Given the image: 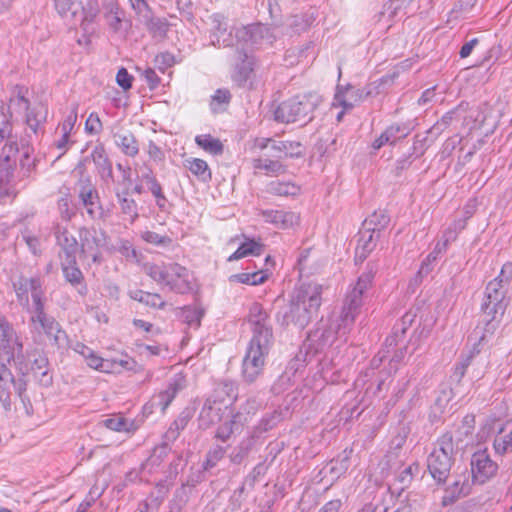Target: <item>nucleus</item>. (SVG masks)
<instances>
[{
	"label": "nucleus",
	"instance_id": "52",
	"mask_svg": "<svg viewBox=\"0 0 512 512\" xmlns=\"http://www.w3.org/2000/svg\"><path fill=\"white\" fill-rule=\"evenodd\" d=\"M268 278V273L266 271L260 270L256 272H245L234 274L230 276L231 282H239L248 285H259L266 281Z\"/></svg>",
	"mask_w": 512,
	"mask_h": 512
},
{
	"label": "nucleus",
	"instance_id": "62",
	"mask_svg": "<svg viewBox=\"0 0 512 512\" xmlns=\"http://www.w3.org/2000/svg\"><path fill=\"white\" fill-rule=\"evenodd\" d=\"M474 350L470 352L468 355L463 356L461 360L455 365L453 373L451 375V378L453 381H456L459 383L462 378L464 377L467 368L470 366L473 357H474Z\"/></svg>",
	"mask_w": 512,
	"mask_h": 512
},
{
	"label": "nucleus",
	"instance_id": "4",
	"mask_svg": "<svg viewBox=\"0 0 512 512\" xmlns=\"http://www.w3.org/2000/svg\"><path fill=\"white\" fill-rule=\"evenodd\" d=\"M461 438L455 439L450 432L437 440L436 446L427 457V468L437 484H445L454 464L455 453L463 448Z\"/></svg>",
	"mask_w": 512,
	"mask_h": 512
},
{
	"label": "nucleus",
	"instance_id": "18",
	"mask_svg": "<svg viewBox=\"0 0 512 512\" xmlns=\"http://www.w3.org/2000/svg\"><path fill=\"white\" fill-rule=\"evenodd\" d=\"M185 387V378L182 375H175L168 383L167 388L157 395H154L151 401L144 406L148 408L159 407L161 413H165L168 406L174 400L176 395Z\"/></svg>",
	"mask_w": 512,
	"mask_h": 512
},
{
	"label": "nucleus",
	"instance_id": "53",
	"mask_svg": "<svg viewBox=\"0 0 512 512\" xmlns=\"http://www.w3.org/2000/svg\"><path fill=\"white\" fill-rule=\"evenodd\" d=\"M445 243H436L433 251L427 255V257L422 261L420 269L418 271V276L424 277L427 276L432 271V264L438 259L439 255L444 253Z\"/></svg>",
	"mask_w": 512,
	"mask_h": 512
},
{
	"label": "nucleus",
	"instance_id": "15",
	"mask_svg": "<svg viewBox=\"0 0 512 512\" xmlns=\"http://www.w3.org/2000/svg\"><path fill=\"white\" fill-rule=\"evenodd\" d=\"M503 315L504 314H498V312L493 313L492 311L490 314L482 312L479 324L470 335V339L475 341L474 351H476V353L480 352L478 346L484 345L494 336L500 326Z\"/></svg>",
	"mask_w": 512,
	"mask_h": 512
},
{
	"label": "nucleus",
	"instance_id": "3",
	"mask_svg": "<svg viewBox=\"0 0 512 512\" xmlns=\"http://www.w3.org/2000/svg\"><path fill=\"white\" fill-rule=\"evenodd\" d=\"M143 272L158 284H164L171 292L176 294H188L193 290V276L184 266L175 263L143 264Z\"/></svg>",
	"mask_w": 512,
	"mask_h": 512
},
{
	"label": "nucleus",
	"instance_id": "46",
	"mask_svg": "<svg viewBox=\"0 0 512 512\" xmlns=\"http://www.w3.org/2000/svg\"><path fill=\"white\" fill-rule=\"evenodd\" d=\"M57 211L62 221L70 222L76 215V206L69 193L63 194L57 200Z\"/></svg>",
	"mask_w": 512,
	"mask_h": 512
},
{
	"label": "nucleus",
	"instance_id": "26",
	"mask_svg": "<svg viewBox=\"0 0 512 512\" xmlns=\"http://www.w3.org/2000/svg\"><path fill=\"white\" fill-rule=\"evenodd\" d=\"M358 244L356 247V261H364L367 256L374 250L376 243L379 240V232L367 229L362 226L358 233Z\"/></svg>",
	"mask_w": 512,
	"mask_h": 512
},
{
	"label": "nucleus",
	"instance_id": "36",
	"mask_svg": "<svg viewBox=\"0 0 512 512\" xmlns=\"http://www.w3.org/2000/svg\"><path fill=\"white\" fill-rule=\"evenodd\" d=\"M493 449L500 456L512 451V420L506 421L498 430L493 440Z\"/></svg>",
	"mask_w": 512,
	"mask_h": 512
},
{
	"label": "nucleus",
	"instance_id": "48",
	"mask_svg": "<svg viewBox=\"0 0 512 512\" xmlns=\"http://www.w3.org/2000/svg\"><path fill=\"white\" fill-rule=\"evenodd\" d=\"M205 310L198 305H189L181 309V318L188 326L199 328Z\"/></svg>",
	"mask_w": 512,
	"mask_h": 512
},
{
	"label": "nucleus",
	"instance_id": "34",
	"mask_svg": "<svg viewBox=\"0 0 512 512\" xmlns=\"http://www.w3.org/2000/svg\"><path fill=\"white\" fill-rule=\"evenodd\" d=\"M416 317V314L409 311L405 313L400 321H398L392 330L391 335H389L385 340V347L387 348V353H389V348L394 347L398 345V342L403 339L404 334L406 333L407 329L412 325L414 322V319Z\"/></svg>",
	"mask_w": 512,
	"mask_h": 512
},
{
	"label": "nucleus",
	"instance_id": "59",
	"mask_svg": "<svg viewBox=\"0 0 512 512\" xmlns=\"http://www.w3.org/2000/svg\"><path fill=\"white\" fill-rule=\"evenodd\" d=\"M21 339L17 335L13 325L3 315H0V343L20 341Z\"/></svg>",
	"mask_w": 512,
	"mask_h": 512
},
{
	"label": "nucleus",
	"instance_id": "8",
	"mask_svg": "<svg viewBox=\"0 0 512 512\" xmlns=\"http://www.w3.org/2000/svg\"><path fill=\"white\" fill-rule=\"evenodd\" d=\"M316 104L310 97L296 96L283 101L274 111V119L281 123H307L312 119Z\"/></svg>",
	"mask_w": 512,
	"mask_h": 512
},
{
	"label": "nucleus",
	"instance_id": "11",
	"mask_svg": "<svg viewBox=\"0 0 512 512\" xmlns=\"http://www.w3.org/2000/svg\"><path fill=\"white\" fill-rule=\"evenodd\" d=\"M6 367L13 364L18 375L27 376L29 374V364L24 354V345L22 340L0 343V365Z\"/></svg>",
	"mask_w": 512,
	"mask_h": 512
},
{
	"label": "nucleus",
	"instance_id": "40",
	"mask_svg": "<svg viewBox=\"0 0 512 512\" xmlns=\"http://www.w3.org/2000/svg\"><path fill=\"white\" fill-rule=\"evenodd\" d=\"M125 14L117 4H110L106 7L104 19L107 26L114 33L122 31Z\"/></svg>",
	"mask_w": 512,
	"mask_h": 512
},
{
	"label": "nucleus",
	"instance_id": "7",
	"mask_svg": "<svg viewBox=\"0 0 512 512\" xmlns=\"http://www.w3.org/2000/svg\"><path fill=\"white\" fill-rule=\"evenodd\" d=\"M54 7L60 17L71 25L79 24L88 32L99 12L96 0H53Z\"/></svg>",
	"mask_w": 512,
	"mask_h": 512
},
{
	"label": "nucleus",
	"instance_id": "54",
	"mask_svg": "<svg viewBox=\"0 0 512 512\" xmlns=\"http://www.w3.org/2000/svg\"><path fill=\"white\" fill-rule=\"evenodd\" d=\"M27 293L31 294L32 304L46 302L45 291L39 277H27Z\"/></svg>",
	"mask_w": 512,
	"mask_h": 512
},
{
	"label": "nucleus",
	"instance_id": "24",
	"mask_svg": "<svg viewBox=\"0 0 512 512\" xmlns=\"http://www.w3.org/2000/svg\"><path fill=\"white\" fill-rule=\"evenodd\" d=\"M29 364V372H32L43 386H49L52 383V376L49 375V361L47 356L41 351H34L26 356Z\"/></svg>",
	"mask_w": 512,
	"mask_h": 512
},
{
	"label": "nucleus",
	"instance_id": "49",
	"mask_svg": "<svg viewBox=\"0 0 512 512\" xmlns=\"http://www.w3.org/2000/svg\"><path fill=\"white\" fill-rule=\"evenodd\" d=\"M191 489L187 485H181L173 494L172 499L169 501V512H182L183 508L189 501Z\"/></svg>",
	"mask_w": 512,
	"mask_h": 512
},
{
	"label": "nucleus",
	"instance_id": "1",
	"mask_svg": "<svg viewBox=\"0 0 512 512\" xmlns=\"http://www.w3.org/2000/svg\"><path fill=\"white\" fill-rule=\"evenodd\" d=\"M248 322L253 335L242 362V377L246 383L251 384L263 371L265 359L274 343V335L269 314L257 302L249 309Z\"/></svg>",
	"mask_w": 512,
	"mask_h": 512
},
{
	"label": "nucleus",
	"instance_id": "5",
	"mask_svg": "<svg viewBox=\"0 0 512 512\" xmlns=\"http://www.w3.org/2000/svg\"><path fill=\"white\" fill-rule=\"evenodd\" d=\"M376 270L374 264L368 263L366 270L358 277L352 289L348 291L339 316L344 331L351 329L353 326L363 304V297L372 285Z\"/></svg>",
	"mask_w": 512,
	"mask_h": 512
},
{
	"label": "nucleus",
	"instance_id": "23",
	"mask_svg": "<svg viewBox=\"0 0 512 512\" xmlns=\"http://www.w3.org/2000/svg\"><path fill=\"white\" fill-rule=\"evenodd\" d=\"M52 230L56 242L64 252L67 260L73 263L79 251V241L68 231V228L61 223H55Z\"/></svg>",
	"mask_w": 512,
	"mask_h": 512
},
{
	"label": "nucleus",
	"instance_id": "19",
	"mask_svg": "<svg viewBox=\"0 0 512 512\" xmlns=\"http://www.w3.org/2000/svg\"><path fill=\"white\" fill-rule=\"evenodd\" d=\"M237 43L250 42L251 44H272L274 37L271 29L263 24L242 26L235 28Z\"/></svg>",
	"mask_w": 512,
	"mask_h": 512
},
{
	"label": "nucleus",
	"instance_id": "56",
	"mask_svg": "<svg viewBox=\"0 0 512 512\" xmlns=\"http://www.w3.org/2000/svg\"><path fill=\"white\" fill-rule=\"evenodd\" d=\"M87 365L100 372L109 373L113 370L114 365L117 364L115 361L103 359L94 351L89 352V355L85 358Z\"/></svg>",
	"mask_w": 512,
	"mask_h": 512
},
{
	"label": "nucleus",
	"instance_id": "63",
	"mask_svg": "<svg viewBox=\"0 0 512 512\" xmlns=\"http://www.w3.org/2000/svg\"><path fill=\"white\" fill-rule=\"evenodd\" d=\"M52 340V344L58 349H65L69 346V338L66 332L61 328L57 322V327L51 331L50 335H46Z\"/></svg>",
	"mask_w": 512,
	"mask_h": 512
},
{
	"label": "nucleus",
	"instance_id": "21",
	"mask_svg": "<svg viewBox=\"0 0 512 512\" xmlns=\"http://www.w3.org/2000/svg\"><path fill=\"white\" fill-rule=\"evenodd\" d=\"M11 102L27 112L26 123L31 131L36 134L39 126L46 120L47 110L43 106L35 107L30 110L29 101L22 94L21 89H19L16 98L11 100Z\"/></svg>",
	"mask_w": 512,
	"mask_h": 512
},
{
	"label": "nucleus",
	"instance_id": "60",
	"mask_svg": "<svg viewBox=\"0 0 512 512\" xmlns=\"http://www.w3.org/2000/svg\"><path fill=\"white\" fill-rule=\"evenodd\" d=\"M14 290L16 293V298L18 303L26 308L30 306L29 304V296L27 293V277L21 276L18 278L16 282L13 283Z\"/></svg>",
	"mask_w": 512,
	"mask_h": 512
},
{
	"label": "nucleus",
	"instance_id": "25",
	"mask_svg": "<svg viewBox=\"0 0 512 512\" xmlns=\"http://www.w3.org/2000/svg\"><path fill=\"white\" fill-rule=\"evenodd\" d=\"M259 215L262 216L263 220L267 223L275 225L279 229H288L298 223L299 217L297 214L291 211L284 210H272L266 209L261 210Z\"/></svg>",
	"mask_w": 512,
	"mask_h": 512
},
{
	"label": "nucleus",
	"instance_id": "2",
	"mask_svg": "<svg viewBox=\"0 0 512 512\" xmlns=\"http://www.w3.org/2000/svg\"><path fill=\"white\" fill-rule=\"evenodd\" d=\"M323 286L310 282L297 287L291 295L288 310L284 313L286 324L306 327L317 316L322 304Z\"/></svg>",
	"mask_w": 512,
	"mask_h": 512
},
{
	"label": "nucleus",
	"instance_id": "29",
	"mask_svg": "<svg viewBox=\"0 0 512 512\" xmlns=\"http://www.w3.org/2000/svg\"><path fill=\"white\" fill-rule=\"evenodd\" d=\"M248 418L244 416L242 411H238L232 414L230 419L225 420L222 424H220L215 432V439L220 440L221 442H227L231 435L235 433L240 427H242Z\"/></svg>",
	"mask_w": 512,
	"mask_h": 512
},
{
	"label": "nucleus",
	"instance_id": "13",
	"mask_svg": "<svg viewBox=\"0 0 512 512\" xmlns=\"http://www.w3.org/2000/svg\"><path fill=\"white\" fill-rule=\"evenodd\" d=\"M470 466L471 477L479 485L488 482L498 471V464L490 458L487 450L476 451L471 457Z\"/></svg>",
	"mask_w": 512,
	"mask_h": 512
},
{
	"label": "nucleus",
	"instance_id": "28",
	"mask_svg": "<svg viewBox=\"0 0 512 512\" xmlns=\"http://www.w3.org/2000/svg\"><path fill=\"white\" fill-rule=\"evenodd\" d=\"M352 448H345L335 459H332L321 472L329 474L331 480H337L344 475L351 465Z\"/></svg>",
	"mask_w": 512,
	"mask_h": 512
},
{
	"label": "nucleus",
	"instance_id": "42",
	"mask_svg": "<svg viewBox=\"0 0 512 512\" xmlns=\"http://www.w3.org/2000/svg\"><path fill=\"white\" fill-rule=\"evenodd\" d=\"M184 167L188 169L193 175L203 182H208L212 179V172L207 162L200 158H189L184 162Z\"/></svg>",
	"mask_w": 512,
	"mask_h": 512
},
{
	"label": "nucleus",
	"instance_id": "50",
	"mask_svg": "<svg viewBox=\"0 0 512 512\" xmlns=\"http://www.w3.org/2000/svg\"><path fill=\"white\" fill-rule=\"evenodd\" d=\"M226 453L227 447L222 445L217 444L210 447L202 463L203 470L210 472L225 457Z\"/></svg>",
	"mask_w": 512,
	"mask_h": 512
},
{
	"label": "nucleus",
	"instance_id": "38",
	"mask_svg": "<svg viewBox=\"0 0 512 512\" xmlns=\"http://www.w3.org/2000/svg\"><path fill=\"white\" fill-rule=\"evenodd\" d=\"M192 417L193 411L190 408L183 409L165 432L164 439L168 442L176 441L181 431L186 428Z\"/></svg>",
	"mask_w": 512,
	"mask_h": 512
},
{
	"label": "nucleus",
	"instance_id": "33",
	"mask_svg": "<svg viewBox=\"0 0 512 512\" xmlns=\"http://www.w3.org/2000/svg\"><path fill=\"white\" fill-rule=\"evenodd\" d=\"M91 158L102 179H113L112 162L103 144H97L91 152Z\"/></svg>",
	"mask_w": 512,
	"mask_h": 512
},
{
	"label": "nucleus",
	"instance_id": "45",
	"mask_svg": "<svg viewBox=\"0 0 512 512\" xmlns=\"http://www.w3.org/2000/svg\"><path fill=\"white\" fill-rule=\"evenodd\" d=\"M195 143L204 151L218 156L224 151V145L218 138H214L210 134H201L195 137Z\"/></svg>",
	"mask_w": 512,
	"mask_h": 512
},
{
	"label": "nucleus",
	"instance_id": "37",
	"mask_svg": "<svg viewBox=\"0 0 512 512\" xmlns=\"http://www.w3.org/2000/svg\"><path fill=\"white\" fill-rule=\"evenodd\" d=\"M115 144L128 157H136L139 153V143L131 131H122L114 135Z\"/></svg>",
	"mask_w": 512,
	"mask_h": 512
},
{
	"label": "nucleus",
	"instance_id": "39",
	"mask_svg": "<svg viewBox=\"0 0 512 512\" xmlns=\"http://www.w3.org/2000/svg\"><path fill=\"white\" fill-rule=\"evenodd\" d=\"M410 434V427L405 423H400L393 430V435L389 444V456H398V452L403 448Z\"/></svg>",
	"mask_w": 512,
	"mask_h": 512
},
{
	"label": "nucleus",
	"instance_id": "35",
	"mask_svg": "<svg viewBox=\"0 0 512 512\" xmlns=\"http://www.w3.org/2000/svg\"><path fill=\"white\" fill-rule=\"evenodd\" d=\"M64 278L72 286L78 287L77 291L81 296H85L88 292L87 286L83 284L84 276L82 271L76 265V257L74 262L66 259L65 263L61 264Z\"/></svg>",
	"mask_w": 512,
	"mask_h": 512
},
{
	"label": "nucleus",
	"instance_id": "32",
	"mask_svg": "<svg viewBox=\"0 0 512 512\" xmlns=\"http://www.w3.org/2000/svg\"><path fill=\"white\" fill-rule=\"evenodd\" d=\"M115 195L124 219L129 221L130 224L134 223L139 217L138 203L130 197L129 187L122 191L117 190Z\"/></svg>",
	"mask_w": 512,
	"mask_h": 512
},
{
	"label": "nucleus",
	"instance_id": "20",
	"mask_svg": "<svg viewBox=\"0 0 512 512\" xmlns=\"http://www.w3.org/2000/svg\"><path fill=\"white\" fill-rule=\"evenodd\" d=\"M26 310L30 313L29 325L32 331L44 332L45 335H50L51 331L57 327L55 318L45 311V302L30 305L26 307Z\"/></svg>",
	"mask_w": 512,
	"mask_h": 512
},
{
	"label": "nucleus",
	"instance_id": "6",
	"mask_svg": "<svg viewBox=\"0 0 512 512\" xmlns=\"http://www.w3.org/2000/svg\"><path fill=\"white\" fill-rule=\"evenodd\" d=\"M27 380L26 376H14L11 369L4 364L0 365V404L5 413H11L16 409L13 405V392L19 397L22 406L27 415L32 414V404L26 394Z\"/></svg>",
	"mask_w": 512,
	"mask_h": 512
},
{
	"label": "nucleus",
	"instance_id": "55",
	"mask_svg": "<svg viewBox=\"0 0 512 512\" xmlns=\"http://www.w3.org/2000/svg\"><path fill=\"white\" fill-rule=\"evenodd\" d=\"M153 37H163L168 30V22L164 18L154 17L153 14L148 20L142 22Z\"/></svg>",
	"mask_w": 512,
	"mask_h": 512
},
{
	"label": "nucleus",
	"instance_id": "31",
	"mask_svg": "<svg viewBox=\"0 0 512 512\" xmlns=\"http://www.w3.org/2000/svg\"><path fill=\"white\" fill-rule=\"evenodd\" d=\"M222 409L220 403L211 398H207L199 414V427L208 429L213 424L221 420Z\"/></svg>",
	"mask_w": 512,
	"mask_h": 512
},
{
	"label": "nucleus",
	"instance_id": "10",
	"mask_svg": "<svg viewBox=\"0 0 512 512\" xmlns=\"http://www.w3.org/2000/svg\"><path fill=\"white\" fill-rule=\"evenodd\" d=\"M230 62L232 67V80L237 83L238 86H245L251 79L256 67L254 55L247 51L242 44L237 43L236 49L230 57Z\"/></svg>",
	"mask_w": 512,
	"mask_h": 512
},
{
	"label": "nucleus",
	"instance_id": "16",
	"mask_svg": "<svg viewBox=\"0 0 512 512\" xmlns=\"http://www.w3.org/2000/svg\"><path fill=\"white\" fill-rule=\"evenodd\" d=\"M507 289L496 280L488 282L485 289V296L481 305V312L490 314H504L507 303L505 302Z\"/></svg>",
	"mask_w": 512,
	"mask_h": 512
},
{
	"label": "nucleus",
	"instance_id": "47",
	"mask_svg": "<svg viewBox=\"0 0 512 512\" xmlns=\"http://www.w3.org/2000/svg\"><path fill=\"white\" fill-rule=\"evenodd\" d=\"M271 156L259 157L253 160V166L255 169L265 170L267 173L274 175L281 174L285 171V166L280 162L279 159H271Z\"/></svg>",
	"mask_w": 512,
	"mask_h": 512
},
{
	"label": "nucleus",
	"instance_id": "14",
	"mask_svg": "<svg viewBox=\"0 0 512 512\" xmlns=\"http://www.w3.org/2000/svg\"><path fill=\"white\" fill-rule=\"evenodd\" d=\"M79 251L93 262L99 258V248L104 244L105 232L95 227L82 226L78 229Z\"/></svg>",
	"mask_w": 512,
	"mask_h": 512
},
{
	"label": "nucleus",
	"instance_id": "12",
	"mask_svg": "<svg viewBox=\"0 0 512 512\" xmlns=\"http://www.w3.org/2000/svg\"><path fill=\"white\" fill-rule=\"evenodd\" d=\"M476 484L468 468L460 470L458 467L454 473L453 481L447 486L443 496V505H451L460 498L468 496L472 491V486Z\"/></svg>",
	"mask_w": 512,
	"mask_h": 512
},
{
	"label": "nucleus",
	"instance_id": "51",
	"mask_svg": "<svg viewBox=\"0 0 512 512\" xmlns=\"http://www.w3.org/2000/svg\"><path fill=\"white\" fill-rule=\"evenodd\" d=\"M208 21L211 40H217V38H222V36L226 35L228 25L224 15L220 13L212 14L208 17Z\"/></svg>",
	"mask_w": 512,
	"mask_h": 512
},
{
	"label": "nucleus",
	"instance_id": "43",
	"mask_svg": "<svg viewBox=\"0 0 512 512\" xmlns=\"http://www.w3.org/2000/svg\"><path fill=\"white\" fill-rule=\"evenodd\" d=\"M266 192L276 196H295L299 194L300 187L291 182L274 180L267 184Z\"/></svg>",
	"mask_w": 512,
	"mask_h": 512
},
{
	"label": "nucleus",
	"instance_id": "17",
	"mask_svg": "<svg viewBox=\"0 0 512 512\" xmlns=\"http://www.w3.org/2000/svg\"><path fill=\"white\" fill-rule=\"evenodd\" d=\"M78 198L91 220H97L102 217L103 208L100 203V197L89 178L80 180Z\"/></svg>",
	"mask_w": 512,
	"mask_h": 512
},
{
	"label": "nucleus",
	"instance_id": "30",
	"mask_svg": "<svg viewBox=\"0 0 512 512\" xmlns=\"http://www.w3.org/2000/svg\"><path fill=\"white\" fill-rule=\"evenodd\" d=\"M12 132V123L3 115V120L0 123V143L7 141L2 150L5 161H9L19 151V144Z\"/></svg>",
	"mask_w": 512,
	"mask_h": 512
},
{
	"label": "nucleus",
	"instance_id": "64",
	"mask_svg": "<svg viewBox=\"0 0 512 512\" xmlns=\"http://www.w3.org/2000/svg\"><path fill=\"white\" fill-rule=\"evenodd\" d=\"M432 143H434L433 138L428 134H417L414 138L412 154L416 153V157H421Z\"/></svg>",
	"mask_w": 512,
	"mask_h": 512
},
{
	"label": "nucleus",
	"instance_id": "41",
	"mask_svg": "<svg viewBox=\"0 0 512 512\" xmlns=\"http://www.w3.org/2000/svg\"><path fill=\"white\" fill-rule=\"evenodd\" d=\"M263 247L264 245L261 242L254 239H247L228 257L227 261H236L249 255L259 256L263 252Z\"/></svg>",
	"mask_w": 512,
	"mask_h": 512
},
{
	"label": "nucleus",
	"instance_id": "27",
	"mask_svg": "<svg viewBox=\"0 0 512 512\" xmlns=\"http://www.w3.org/2000/svg\"><path fill=\"white\" fill-rule=\"evenodd\" d=\"M304 154V148L300 142L297 141H274L271 146V152L265 153V156H271L276 159L283 158H298Z\"/></svg>",
	"mask_w": 512,
	"mask_h": 512
},
{
	"label": "nucleus",
	"instance_id": "57",
	"mask_svg": "<svg viewBox=\"0 0 512 512\" xmlns=\"http://www.w3.org/2000/svg\"><path fill=\"white\" fill-rule=\"evenodd\" d=\"M411 127L406 123H394L385 129V133L390 141V145L395 144L398 140L407 137L411 132Z\"/></svg>",
	"mask_w": 512,
	"mask_h": 512
},
{
	"label": "nucleus",
	"instance_id": "22",
	"mask_svg": "<svg viewBox=\"0 0 512 512\" xmlns=\"http://www.w3.org/2000/svg\"><path fill=\"white\" fill-rule=\"evenodd\" d=\"M363 102L358 88L351 84L336 86L332 107L352 110L356 105Z\"/></svg>",
	"mask_w": 512,
	"mask_h": 512
},
{
	"label": "nucleus",
	"instance_id": "9",
	"mask_svg": "<svg viewBox=\"0 0 512 512\" xmlns=\"http://www.w3.org/2000/svg\"><path fill=\"white\" fill-rule=\"evenodd\" d=\"M349 331L350 329L344 331L340 318L330 323L320 321L317 327L308 333L306 345L310 350L319 353L330 347L338 337L345 336Z\"/></svg>",
	"mask_w": 512,
	"mask_h": 512
},
{
	"label": "nucleus",
	"instance_id": "44",
	"mask_svg": "<svg viewBox=\"0 0 512 512\" xmlns=\"http://www.w3.org/2000/svg\"><path fill=\"white\" fill-rule=\"evenodd\" d=\"M390 222V217L385 210L374 211L369 215L362 223V226L374 230L375 232L381 233Z\"/></svg>",
	"mask_w": 512,
	"mask_h": 512
},
{
	"label": "nucleus",
	"instance_id": "61",
	"mask_svg": "<svg viewBox=\"0 0 512 512\" xmlns=\"http://www.w3.org/2000/svg\"><path fill=\"white\" fill-rule=\"evenodd\" d=\"M147 187H148V190L151 192V194L154 196L155 203H156L157 207L161 211H167L169 203H168L167 197L165 196V194L163 192V188H162L160 182L157 180Z\"/></svg>",
	"mask_w": 512,
	"mask_h": 512
},
{
	"label": "nucleus",
	"instance_id": "58",
	"mask_svg": "<svg viewBox=\"0 0 512 512\" xmlns=\"http://www.w3.org/2000/svg\"><path fill=\"white\" fill-rule=\"evenodd\" d=\"M104 425L116 432H129L132 429L133 422L122 416L114 415L104 420Z\"/></svg>",
	"mask_w": 512,
	"mask_h": 512
}]
</instances>
